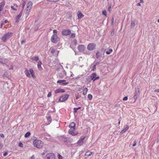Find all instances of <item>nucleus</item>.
<instances>
[{
	"instance_id": "79ce46f5",
	"label": "nucleus",
	"mask_w": 159,
	"mask_h": 159,
	"mask_svg": "<svg viewBox=\"0 0 159 159\" xmlns=\"http://www.w3.org/2000/svg\"><path fill=\"white\" fill-rule=\"evenodd\" d=\"M114 34V29H113L111 31V36H113Z\"/></svg>"
},
{
	"instance_id": "ea45409f",
	"label": "nucleus",
	"mask_w": 159,
	"mask_h": 159,
	"mask_svg": "<svg viewBox=\"0 0 159 159\" xmlns=\"http://www.w3.org/2000/svg\"><path fill=\"white\" fill-rule=\"evenodd\" d=\"M99 63V61H97V62H96L95 64L93 66V68H95L96 67V66H97V65H98Z\"/></svg>"
},
{
	"instance_id": "9d476101",
	"label": "nucleus",
	"mask_w": 159,
	"mask_h": 159,
	"mask_svg": "<svg viewBox=\"0 0 159 159\" xmlns=\"http://www.w3.org/2000/svg\"><path fill=\"white\" fill-rule=\"evenodd\" d=\"M71 34V30L70 29L63 30L61 32V34L63 35L67 36Z\"/></svg>"
},
{
	"instance_id": "dca6fc26",
	"label": "nucleus",
	"mask_w": 159,
	"mask_h": 159,
	"mask_svg": "<svg viewBox=\"0 0 159 159\" xmlns=\"http://www.w3.org/2000/svg\"><path fill=\"white\" fill-rule=\"evenodd\" d=\"M8 60L7 59H4V58L0 57V63L4 64L8 62Z\"/></svg>"
},
{
	"instance_id": "f8f14e48",
	"label": "nucleus",
	"mask_w": 159,
	"mask_h": 159,
	"mask_svg": "<svg viewBox=\"0 0 159 159\" xmlns=\"http://www.w3.org/2000/svg\"><path fill=\"white\" fill-rule=\"evenodd\" d=\"M135 95L134 96V98L136 100L138 98L139 94V89H136Z\"/></svg>"
},
{
	"instance_id": "a19ab883",
	"label": "nucleus",
	"mask_w": 159,
	"mask_h": 159,
	"mask_svg": "<svg viewBox=\"0 0 159 159\" xmlns=\"http://www.w3.org/2000/svg\"><path fill=\"white\" fill-rule=\"evenodd\" d=\"M75 33H73L71 34L70 36V38H73L75 37Z\"/></svg>"
},
{
	"instance_id": "bb28decb",
	"label": "nucleus",
	"mask_w": 159,
	"mask_h": 159,
	"mask_svg": "<svg viewBox=\"0 0 159 159\" xmlns=\"http://www.w3.org/2000/svg\"><path fill=\"white\" fill-rule=\"evenodd\" d=\"M31 59L33 61H36L38 60L39 58L37 56H35L32 57L31 58Z\"/></svg>"
},
{
	"instance_id": "423d86ee",
	"label": "nucleus",
	"mask_w": 159,
	"mask_h": 159,
	"mask_svg": "<svg viewBox=\"0 0 159 159\" xmlns=\"http://www.w3.org/2000/svg\"><path fill=\"white\" fill-rule=\"evenodd\" d=\"M96 44L94 43H90L87 46V49L89 51H92L95 49Z\"/></svg>"
},
{
	"instance_id": "e2e57ef3",
	"label": "nucleus",
	"mask_w": 159,
	"mask_h": 159,
	"mask_svg": "<svg viewBox=\"0 0 159 159\" xmlns=\"http://www.w3.org/2000/svg\"><path fill=\"white\" fill-rule=\"evenodd\" d=\"M154 91L156 92H159V89H157L155 90Z\"/></svg>"
},
{
	"instance_id": "f704fd0d",
	"label": "nucleus",
	"mask_w": 159,
	"mask_h": 159,
	"mask_svg": "<svg viewBox=\"0 0 159 159\" xmlns=\"http://www.w3.org/2000/svg\"><path fill=\"white\" fill-rule=\"evenodd\" d=\"M93 98V96L91 94H89L88 95V98L89 100H91Z\"/></svg>"
},
{
	"instance_id": "338daca9",
	"label": "nucleus",
	"mask_w": 159,
	"mask_h": 159,
	"mask_svg": "<svg viewBox=\"0 0 159 159\" xmlns=\"http://www.w3.org/2000/svg\"><path fill=\"white\" fill-rule=\"evenodd\" d=\"M25 41L24 40H22L21 41V43L22 44L24 43H25Z\"/></svg>"
},
{
	"instance_id": "cd10ccee",
	"label": "nucleus",
	"mask_w": 159,
	"mask_h": 159,
	"mask_svg": "<svg viewBox=\"0 0 159 159\" xmlns=\"http://www.w3.org/2000/svg\"><path fill=\"white\" fill-rule=\"evenodd\" d=\"M32 3L31 2H28L27 5L26 7L27 8H31L32 7Z\"/></svg>"
},
{
	"instance_id": "5fc2aeb1",
	"label": "nucleus",
	"mask_w": 159,
	"mask_h": 159,
	"mask_svg": "<svg viewBox=\"0 0 159 159\" xmlns=\"http://www.w3.org/2000/svg\"><path fill=\"white\" fill-rule=\"evenodd\" d=\"M53 32L54 33L53 34H57V31L56 30H53Z\"/></svg>"
},
{
	"instance_id": "c756f323",
	"label": "nucleus",
	"mask_w": 159,
	"mask_h": 159,
	"mask_svg": "<svg viewBox=\"0 0 159 159\" xmlns=\"http://www.w3.org/2000/svg\"><path fill=\"white\" fill-rule=\"evenodd\" d=\"M113 50L112 49H109L106 52V53L107 54H110L112 52Z\"/></svg>"
},
{
	"instance_id": "0eeeda50",
	"label": "nucleus",
	"mask_w": 159,
	"mask_h": 159,
	"mask_svg": "<svg viewBox=\"0 0 159 159\" xmlns=\"http://www.w3.org/2000/svg\"><path fill=\"white\" fill-rule=\"evenodd\" d=\"M58 38L57 34H53L51 39V42L54 43H56L58 41Z\"/></svg>"
},
{
	"instance_id": "37998d69",
	"label": "nucleus",
	"mask_w": 159,
	"mask_h": 159,
	"mask_svg": "<svg viewBox=\"0 0 159 159\" xmlns=\"http://www.w3.org/2000/svg\"><path fill=\"white\" fill-rule=\"evenodd\" d=\"M102 14L103 15L106 16L107 15V11L106 10H103L102 12Z\"/></svg>"
},
{
	"instance_id": "473e14b6",
	"label": "nucleus",
	"mask_w": 159,
	"mask_h": 159,
	"mask_svg": "<svg viewBox=\"0 0 159 159\" xmlns=\"http://www.w3.org/2000/svg\"><path fill=\"white\" fill-rule=\"evenodd\" d=\"M47 119L48 121V123L49 124L52 121L51 120V117L50 116H48L47 117Z\"/></svg>"
},
{
	"instance_id": "a211bd4d",
	"label": "nucleus",
	"mask_w": 159,
	"mask_h": 159,
	"mask_svg": "<svg viewBox=\"0 0 159 159\" xmlns=\"http://www.w3.org/2000/svg\"><path fill=\"white\" fill-rule=\"evenodd\" d=\"M66 75V71L64 70H62V72L59 74V76L60 78H62L64 76Z\"/></svg>"
},
{
	"instance_id": "49530a36",
	"label": "nucleus",
	"mask_w": 159,
	"mask_h": 159,
	"mask_svg": "<svg viewBox=\"0 0 159 159\" xmlns=\"http://www.w3.org/2000/svg\"><path fill=\"white\" fill-rule=\"evenodd\" d=\"M19 146L21 148H22L23 147V144L21 143H20L19 144Z\"/></svg>"
},
{
	"instance_id": "ddd939ff",
	"label": "nucleus",
	"mask_w": 159,
	"mask_h": 159,
	"mask_svg": "<svg viewBox=\"0 0 159 159\" xmlns=\"http://www.w3.org/2000/svg\"><path fill=\"white\" fill-rule=\"evenodd\" d=\"M66 80H59L57 81V83L60 84L61 85H65L68 84L69 82H65Z\"/></svg>"
},
{
	"instance_id": "6e6552de",
	"label": "nucleus",
	"mask_w": 159,
	"mask_h": 159,
	"mask_svg": "<svg viewBox=\"0 0 159 159\" xmlns=\"http://www.w3.org/2000/svg\"><path fill=\"white\" fill-rule=\"evenodd\" d=\"M69 97V95L65 94L61 96L58 100V102H64Z\"/></svg>"
},
{
	"instance_id": "69168bd1",
	"label": "nucleus",
	"mask_w": 159,
	"mask_h": 159,
	"mask_svg": "<svg viewBox=\"0 0 159 159\" xmlns=\"http://www.w3.org/2000/svg\"><path fill=\"white\" fill-rule=\"evenodd\" d=\"M140 3H143L144 2V1L143 0H140Z\"/></svg>"
},
{
	"instance_id": "2f4dec72",
	"label": "nucleus",
	"mask_w": 159,
	"mask_h": 159,
	"mask_svg": "<svg viewBox=\"0 0 159 159\" xmlns=\"http://www.w3.org/2000/svg\"><path fill=\"white\" fill-rule=\"evenodd\" d=\"M31 133L30 132H27L25 135V138H27L30 135Z\"/></svg>"
},
{
	"instance_id": "c85d7f7f",
	"label": "nucleus",
	"mask_w": 159,
	"mask_h": 159,
	"mask_svg": "<svg viewBox=\"0 0 159 159\" xmlns=\"http://www.w3.org/2000/svg\"><path fill=\"white\" fill-rule=\"evenodd\" d=\"M78 19H80L84 17V15L82 14L80 12H79V13L78 14Z\"/></svg>"
},
{
	"instance_id": "4c0bfd02",
	"label": "nucleus",
	"mask_w": 159,
	"mask_h": 159,
	"mask_svg": "<svg viewBox=\"0 0 159 159\" xmlns=\"http://www.w3.org/2000/svg\"><path fill=\"white\" fill-rule=\"evenodd\" d=\"M105 51L106 49L103 48H102L101 49V50L100 52L101 53H102V54H104Z\"/></svg>"
},
{
	"instance_id": "7ed1b4c3",
	"label": "nucleus",
	"mask_w": 159,
	"mask_h": 159,
	"mask_svg": "<svg viewBox=\"0 0 159 159\" xmlns=\"http://www.w3.org/2000/svg\"><path fill=\"white\" fill-rule=\"evenodd\" d=\"M60 140L65 143H70L73 142V139L70 138L65 137L63 136H60Z\"/></svg>"
},
{
	"instance_id": "b1692460",
	"label": "nucleus",
	"mask_w": 159,
	"mask_h": 159,
	"mask_svg": "<svg viewBox=\"0 0 159 159\" xmlns=\"http://www.w3.org/2000/svg\"><path fill=\"white\" fill-rule=\"evenodd\" d=\"M92 154V152L88 151L87 152H85V155H84V157L85 158H87V157L91 155Z\"/></svg>"
},
{
	"instance_id": "aec40b11",
	"label": "nucleus",
	"mask_w": 159,
	"mask_h": 159,
	"mask_svg": "<svg viewBox=\"0 0 159 159\" xmlns=\"http://www.w3.org/2000/svg\"><path fill=\"white\" fill-rule=\"evenodd\" d=\"M42 64V62L41 61H39L38 63V68L40 70H43L42 67H41V65Z\"/></svg>"
},
{
	"instance_id": "603ef678",
	"label": "nucleus",
	"mask_w": 159,
	"mask_h": 159,
	"mask_svg": "<svg viewBox=\"0 0 159 159\" xmlns=\"http://www.w3.org/2000/svg\"><path fill=\"white\" fill-rule=\"evenodd\" d=\"M55 51L56 50L55 49H52L51 51V53H52L53 54L55 52Z\"/></svg>"
},
{
	"instance_id": "de8ad7c7",
	"label": "nucleus",
	"mask_w": 159,
	"mask_h": 159,
	"mask_svg": "<svg viewBox=\"0 0 159 159\" xmlns=\"http://www.w3.org/2000/svg\"><path fill=\"white\" fill-rule=\"evenodd\" d=\"M3 145L2 144L1 141H0V150L1 149L3 148Z\"/></svg>"
},
{
	"instance_id": "6e6d98bb",
	"label": "nucleus",
	"mask_w": 159,
	"mask_h": 159,
	"mask_svg": "<svg viewBox=\"0 0 159 159\" xmlns=\"http://www.w3.org/2000/svg\"><path fill=\"white\" fill-rule=\"evenodd\" d=\"M134 142V144L132 145L133 147H135V146H136V143H137L135 141Z\"/></svg>"
},
{
	"instance_id": "09e8293b",
	"label": "nucleus",
	"mask_w": 159,
	"mask_h": 159,
	"mask_svg": "<svg viewBox=\"0 0 159 159\" xmlns=\"http://www.w3.org/2000/svg\"><path fill=\"white\" fill-rule=\"evenodd\" d=\"M51 96V92H50L48 93V95H47V97L49 98V97H50Z\"/></svg>"
},
{
	"instance_id": "72a5a7b5",
	"label": "nucleus",
	"mask_w": 159,
	"mask_h": 159,
	"mask_svg": "<svg viewBox=\"0 0 159 159\" xmlns=\"http://www.w3.org/2000/svg\"><path fill=\"white\" fill-rule=\"evenodd\" d=\"M88 89L87 88H85L83 90V94L84 95H85L86 94L88 91Z\"/></svg>"
},
{
	"instance_id": "e433bc0d",
	"label": "nucleus",
	"mask_w": 159,
	"mask_h": 159,
	"mask_svg": "<svg viewBox=\"0 0 159 159\" xmlns=\"http://www.w3.org/2000/svg\"><path fill=\"white\" fill-rule=\"evenodd\" d=\"M31 8H27L26 7V14H28V13L30 12V10Z\"/></svg>"
},
{
	"instance_id": "f257e3e1",
	"label": "nucleus",
	"mask_w": 159,
	"mask_h": 159,
	"mask_svg": "<svg viewBox=\"0 0 159 159\" xmlns=\"http://www.w3.org/2000/svg\"><path fill=\"white\" fill-rule=\"evenodd\" d=\"M33 143L34 147L39 148H42L43 146V142L39 140L35 139L33 142Z\"/></svg>"
},
{
	"instance_id": "bf43d9fd",
	"label": "nucleus",
	"mask_w": 159,
	"mask_h": 159,
	"mask_svg": "<svg viewBox=\"0 0 159 159\" xmlns=\"http://www.w3.org/2000/svg\"><path fill=\"white\" fill-rule=\"evenodd\" d=\"M0 137L4 138V136L3 134H0Z\"/></svg>"
},
{
	"instance_id": "774afa93",
	"label": "nucleus",
	"mask_w": 159,
	"mask_h": 159,
	"mask_svg": "<svg viewBox=\"0 0 159 159\" xmlns=\"http://www.w3.org/2000/svg\"><path fill=\"white\" fill-rule=\"evenodd\" d=\"M74 43H75V44H77V40L76 39H75L74 40Z\"/></svg>"
},
{
	"instance_id": "4468645a",
	"label": "nucleus",
	"mask_w": 159,
	"mask_h": 159,
	"mask_svg": "<svg viewBox=\"0 0 159 159\" xmlns=\"http://www.w3.org/2000/svg\"><path fill=\"white\" fill-rule=\"evenodd\" d=\"M75 130L73 129H69L68 131L69 133L75 136L77 135L78 134V132L77 131H75Z\"/></svg>"
},
{
	"instance_id": "0e129e2a",
	"label": "nucleus",
	"mask_w": 159,
	"mask_h": 159,
	"mask_svg": "<svg viewBox=\"0 0 159 159\" xmlns=\"http://www.w3.org/2000/svg\"><path fill=\"white\" fill-rule=\"evenodd\" d=\"M4 22L5 23H8L9 22L7 20H5L4 21Z\"/></svg>"
},
{
	"instance_id": "f03ea898",
	"label": "nucleus",
	"mask_w": 159,
	"mask_h": 159,
	"mask_svg": "<svg viewBox=\"0 0 159 159\" xmlns=\"http://www.w3.org/2000/svg\"><path fill=\"white\" fill-rule=\"evenodd\" d=\"M99 79V76L97 77V74L96 73L92 74L90 76L87 78V80L89 81L93 80V82Z\"/></svg>"
},
{
	"instance_id": "1a4fd4ad",
	"label": "nucleus",
	"mask_w": 159,
	"mask_h": 159,
	"mask_svg": "<svg viewBox=\"0 0 159 159\" xmlns=\"http://www.w3.org/2000/svg\"><path fill=\"white\" fill-rule=\"evenodd\" d=\"M55 155L52 153H50L46 154L45 159H55Z\"/></svg>"
},
{
	"instance_id": "4d7b16f0",
	"label": "nucleus",
	"mask_w": 159,
	"mask_h": 159,
	"mask_svg": "<svg viewBox=\"0 0 159 159\" xmlns=\"http://www.w3.org/2000/svg\"><path fill=\"white\" fill-rule=\"evenodd\" d=\"M84 53L85 54H87V55H89L90 54V52H84Z\"/></svg>"
},
{
	"instance_id": "5701e85b",
	"label": "nucleus",
	"mask_w": 159,
	"mask_h": 159,
	"mask_svg": "<svg viewBox=\"0 0 159 159\" xmlns=\"http://www.w3.org/2000/svg\"><path fill=\"white\" fill-rule=\"evenodd\" d=\"M102 53H101L100 52H97L96 54V58L97 59L99 58V57L102 56Z\"/></svg>"
},
{
	"instance_id": "f3484780",
	"label": "nucleus",
	"mask_w": 159,
	"mask_h": 159,
	"mask_svg": "<svg viewBox=\"0 0 159 159\" xmlns=\"http://www.w3.org/2000/svg\"><path fill=\"white\" fill-rule=\"evenodd\" d=\"M65 92V90L64 89L59 88L55 90L54 93L56 94L58 93H63Z\"/></svg>"
},
{
	"instance_id": "412c9836",
	"label": "nucleus",
	"mask_w": 159,
	"mask_h": 159,
	"mask_svg": "<svg viewBox=\"0 0 159 159\" xmlns=\"http://www.w3.org/2000/svg\"><path fill=\"white\" fill-rule=\"evenodd\" d=\"M129 127L128 125H126V127L123 129L122 131L120 133V134L122 135L123 134H124L126 131H127L128 129H129Z\"/></svg>"
},
{
	"instance_id": "39448f33",
	"label": "nucleus",
	"mask_w": 159,
	"mask_h": 159,
	"mask_svg": "<svg viewBox=\"0 0 159 159\" xmlns=\"http://www.w3.org/2000/svg\"><path fill=\"white\" fill-rule=\"evenodd\" d=\"M86 137L84 136L83 137H81L80 139L76 143H75V145H76V146H75L76 147L80 146L82 145L84 143V139Z\"/></svg>"
},
{
	"instance_id": "a18cd8bd",
	"label": "nucleus",
	"mask_w": 159,
	"mask_h": 159,
	"mask_svg": "<svg viewBox=\"0 0 159 159\" xmlns=\"http://www.w3.org/2000/svg\"><path fill=\"white\" fill-rule=\"evenodd\" d=\"M114 18L113 17L111 19V25H114Z\"/></svg>"
},
{
	"instance_id": "3c124183",
	"label": "nucleus",
	"mask_w": 159,
	"mask_h": 159,
	"mask_svg": "<svg viewBox=\"0 0 159 159\" xmlns=\"http://www.w3.org/2000/svg\"><path fill=\"white\" fill-rule=\"evenodd\" d=\"M128 100V97L127 96H126L123 98V101H126Z\"/></svg>"
},
{
	"instance_id": "13d9d810",
	"label": "nucleus",
	"mask_w": 159,
	"mask_h": 159,
	"mask_svg": "<svg viewBox=\"0 0 159 159\" xmlns=\"http://www.w3.org/2000/svg\"><path fill=\"white\" fill-rule=\"evenodd\" d=\"M29 159H35L34 156L33 155Z\"/></svg>"
},
{
	"instance_id": "6ab92c4d",
	"label": "nucleus",
	"mask_w": 159,
	"mask_h": 159,
	"mask_svg": "<svg viewBox=\"0 0 159 159\" xmlns=\"http://www.w3.org/2000/svg\"><path fill=\"white\" fill-rule=\"evenodd\" d=\"M69 127L70 128V129L75 130V123L73 122L70 123L69 125Z\"/></svg>"
},
{
	"instance_id": "864d4df0",
	"label": "nucleus",
	"mask_w": 159,
	"mask_h": 159,
	"mask_svg": "<svg viewBox=\"0 0 159 159\" xmlns=\"http://www.w3.org/2000/svg\"><path fill=\"white\" fill-rule=\"evenodd\" d=\"M8 154V152H5L3 154V156L4 157H5Z\"/></svg>"
},
{
	"instance_id": "052dcab7",
	"label": "nucleus",
	"mask_w": 159,
	"mask_h": 159,
	"mask_svg": "<svg viewBox=\"0 0 159 159\" xmlns=\"http://www.w3.org/2000/svg\"><path fill=\"white\" fill-rule=\"evenodd\" d=\"M62 157L60 155H59V159H62Z\"/></svg>"
},
{
	"instance_id": "c03bdc74",
	"label": "nucleus",
	"mask_w": 159,
	"mask_h": 159,
	"mask_svg": "<svg viewBox=\"0 0 159 159\" xmlns=\"http://www.w3.org/2000/svg\"><path fill=\"white\" fill-rule=\"evenodd\" d=\"M81 97V96L80 95L78 94L77 95H76V99H77L80 98Z\"/></svg>"
},
{
	"instance_id": "20e7f679",
	"label": "nucleus",
	"mask_w": 159,
	"mask_h": 159,
	"mask_svg": "<svg viewBox=\"0 0 159 159\" xmlns=\"http://www.w3.org/2000/svg\"><path fill=\"white\" fill-rule=\"evenodd\" d=\"M13 35V33L11 32H8L5 34L2 37V40L5 42L7 41V39L11 38Z\"/></svg>"
},
{
	"instance_id": "7c9ffc66",
	"label": "nucleus",
	"mask_w": 159,
	"mask_h": 159,
	"mask_svg": "<svg viewBox=\"0 0 159 159\" xmlns=\"http://www.w3.org/2000/svg\"><path fill=\"white\" fill-rule=\"evenodd\" d=\"M81 108V107H75L74 108V113H76L78 109H80Z\"/></svg>"
},
{
	"instance_id": "a878e982",
	"label": "nucleus",
	"mask_w": 159,
	"mask_h": 159,
	"mask_svg": "<svg viewBox=\"0 0 159 159\" xmlns=\"http://www.w3.org/2000/svg\"><path fill=\"white\" fill-rule=\"evenodd\" d=\"M25 73L27 76L28 77H30V73L29 71L28 70H25Z\"/></svg>"
},
{
	"instance_id": "58836bf2",
	"label": "nucleus",
	"mask_w": 159,
	"mask_h": 159,
	"mask_svg": "<svg viewBox=\"0 0 159 159\" xmlns=\"http://www.w3.org/2000/svg\"><path fill=\"white\" fill-rule=\"evenodd\" d=\"M23 1V2L22 3V10H23V9L24 8V7L25 5V2L26 1Z\"/></svg>"
},
{
	"instance_id": "680f3d73",
	"label": "nucleus",
	"mask_w": 159,
	"mask_h": 159,
	"mask_svg": "<svg viewBox=\"0 0 159 159\" xmlns=\"http://www.w3.org/2000/svg\"><path fill=\"white\" fill-rule=\"evenodd\" d=\"M50 2H56L58 1L59 0H50Z\"/></svg>"
},
{
	"instance_id": "393cba45",
	"label": "nucleus",
	"mask_w": 159,
	"mask_h": 159,
	"mask_svg": "<svg viewBox=\"0 0 159 159\" xmlns=\"http://www.w3.org/2000/svg\"><path fill=\"white\" fill-rule=\"evenodd\" d=\"M29 71L32 77L34 78L35 76H34V72L33 69L30 68V69Z\"/></svg>"
},
{
	"instance_id": "c9c22d12",
	"label": "nucleus",
	"mask_w": 159,
	"mask_h": 159,
	"mask_svg": "<svg viewBox=\"0 0 159 159\" xmlns=\"http://www.w3.org/2000/svg\"><path fill=\"white\" fill-rule=\"evenodd\" d=\"M135 25V22L134 21H132L131 23L130 26L131 27H134Z\"/></svg>"
},
{
	"instance_id": "9b49d317",
	"label": "nucleus",
	"mask_w": 159,
	"mask_h": 159,
	"mask_svg": "<svg viewBox=\"0 0 159 159\" xmlns=\"http://www.w3.org/2000/svg\"><path fill=\"white\" fill-rule=\"evenodd\" d=\"M77 48L79 52H83L85 48V46L83 45H79L77 47Z\"/></svg>"
},
{
	"instance_id": "2eb2a0df",
	"label": "nucleus",
	"mask_w": 159,
	"mask_h": 159,
	"mask_svg": "<svg viewBox=\"0 0 159 159\" xmlns=\"http://www.w3.org/2000/svg\"><path fill=\"white\" fill-rule=\"evenodd\" d=\"M23 10H22L19 14L16 17V22H18L19 21L20 19V18L23 13Z\"/></svg>"
},
{
	"instance_id": "8fccbe9b",
	"label": "nucleus",
	"mask_w": 159,
	"mask_h": 159,
	"mask_svg": "<svg viewBox=\"0 0 159 159\" xmlns=\"http://www.w3.org/2000/svg\"><path fill=\"white\" fill-rule=\"evenodd\" d=\"M11 8L13 10H15V11H16L17 10V9L16 8H15L14 6H11Z\"/></svg>"
},
{
	"instance_id": "4be33fe9",
	"label": "nucleus",
	"mask_w": 159,
	"mask_h": 159,
	"mask_svg": "<svg viewBox=\"0 0 159 159\" xmlns=\"http://www.w3.org/2000/svg\"><path fill=\"white\" fill-rule=\"evenodd\" d=\"M5 4V2L3 1L2 2L0 3V12L2 10Z\"/></svg>"
}]
</instances>
